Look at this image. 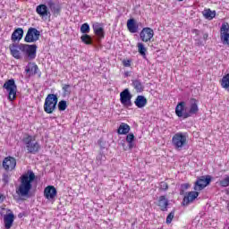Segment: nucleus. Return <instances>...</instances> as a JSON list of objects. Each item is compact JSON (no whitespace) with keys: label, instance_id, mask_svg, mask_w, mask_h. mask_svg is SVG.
<instances>
[{"label":"nucleus","instance_id":"1","mask_svg":"<svg viewBox=\"0 0 229 229\" xmlns=\"http://www.w3.org/2000/svg\"><path fill=\"white\" fill-rule=\"evenodd\" d=\"M198 112H199V107H198V100L195 98H191L188 104L181 101L175 107V114L182 119H189V117L196 115Z\"/></svg>","mask_w":229,"mask_h":229},{"label":"nucleus","instance_id":"2","mask_svg":"<svg viewBox=\"0 0 229 229\" xmlns=\"http://www.w3.org/2000/svg\"><path fill=\"white\" fill-rule=\"evenodd\" d=\"M35 173L33 171L29 170L27 173L23 174L20 177V185L16 188V194L18 196L25 197L30 194V191H31L33 185V182H35Z\"/></svg>","mask_w":229,"mask_h":229},{"label":"nucleus","instance_id":"3","mask_svg":"<svg viewBox=\"0 0 229 229\" xmlns=\"http://www.w3.org/2000/svg\"><path fill=\"white\" fill-rule=\"evenodd\" d=\"M58 104V97L55 94H48L45 99L44 110L46 114H53L56 110V105Z\"/></svg>","mask_w":229,"mask_h":229},{"label":"nucleus","instance_id":"4","mask_svg":"<svg viewBox=\"0 0 229 229\" xmlns=\"http://www.w3.org/2000/svg\"><path fill=\"white\" fill-rule=\"evenodd\" d=\"M187 132H176L172 138V144L175 149H182L187 146Z\"/></svg>","mask_w":229,"mask_h":229},{"label":"nucleus","instance_id":"5","mask_svg":"<svg viewBox=\"0 0 229 229\" xmlns=\"http://www.w3.org/2000/svg\"><path fill=\"white\" fill-rule=\"evenodd\" d=\"M3 89H6L8 94L9 101H13L17 98V84H15V80L10 79L4 82Z\"/></svg>","mask_w":229,"mask_h":229},{"label":"nucleus","instance_id":"6","mask_svg":"<svg viewBox=\"0 0 229 229\" xmlns=\"http://www.w3.org/2000/svg\"><path fill=\"white\" fill-rule=\"evenodd\" d=\"M21 50L22 55L29 58V60L37 58V45L21 44Z\"/></svg>","mask_w":229,"mask_h":229},{"label":"nucleus","instance_id":"7","mask_svg":"<svg viewBox=\"0 0 229 229\" xmlns=\"http://www.w3.org/2000/svg\"><path fill=\"white\" fill-rule=\"evenodd\" d=\"M24 144L27 148L28 153L35 155L40 151V144L32 136H28L24 139Z\"/></svg>","mask_w":229,"mask_h":229},{"label":"nucleus","instance_id":"8","mask_svg":"<svg viewBox=\"0 0 229 229\" xmlns=\"http://www.w3.org/2000/svg\"><path fill=\"white\" fill-rule=\"evenodd\" d=\"M40 38V31L35 28H29L27 34L24 38V41L31 44L37 42Z\"/></svg>","mask_w":229,"mask_h":229},{"label":"nucleus","instance_id":"9","mask_svg":"<svg viewBox=\"0 0 229 229\" xmlns=\"http://www.w3.org/2000/svg\"><path fill=\"white\" fill-rule=\"evenodd\" d=\"M153 37H155V31L148 27L143 28L140 33V38L142 42H152Z\"/></svg>","mask_w":229,"mask_h":229},{"label":"nucleus","instance_id":"10","mask_svg":"<svg viewBox=\"0 0 229 229\" xmlns=\"http://www.w3.org/2000/svg\"><path fill=\"white\" fill-rule=\"evenodd\" d=\"M211 181L212 179L210 178V175L198 178L194 184V191H203V189H205V187H207V185H208Z\"/></svg>","mask_w":229,"mask_h":229},{"label":"nucleus","instance_id":"11","mask_svg":"<svg viewBox=\"0 0 229 229\" xmlns=\"http://www.w3.org/2000/svg\"><path fill=\"white\" fill-rule=\"evenodd\" d=\"M120 102L123 106H131V93L128 89L120 93Z\"/></svg>","mask_w":229,"mask_h":229},{"label":"nucleus","instance_id":"12","mask_svg":"<svg viewBox=\"0 0 229 229\" xmlns=\"http://www.w3.org/2000/svg\"><path fill=\"white\" fill-rule=\"evenodd\" d=\"M17 165V160L14 157H7L3 161V167L5 171H13Z\"/></svg>","mask_w":229,"mask_h":229},{"label":"nucleus","instance_id":"13","mask_svg":"<svg viewBox=\"0 0 229 229\" xmlns=\"http://www.w3.org/2000/svg\"><path fill=\"white\" fill-rule=\"evenodd\" d=\"M9 49L11 51L12 56H13V58H15L16 60H21V58L24 56L22 55V50L21 49V44L19 45L13 44L9 47Z\"/></svg>","mask_w":229,"mask_h":229},{"label":"nucleus","instance_id":"14","mask_svg":"<svg viewBox=\"0 0 229 229\" xmlns=\"http://www.w3.org/2000/svg\"><path fill=\"white\" fill-rule=\"evenodd\" d=\"M36 13H38V15L43 19H46V17H49L51 15L49 8H47V5L44 4H41L36 7Z\"/></svg>","mask_w":229,"mask_h":229},{"label":"nucleus","instance_id":"15","mask_svg":"<svg viewBox=\"0 0 229 229\" xmlns=\"http://www.w3.org/2000/svg\"><path fill=\"white\" fill-rule=\"evenodd\" d=\"M8 212L4 216V223L6 229L12 228L13 221H15V215L10 209H8Z\"/></svg>","mask_w":229,"mask_h":229},{"label":"nucleus","instance_id":"16","mask_svg":"<svg viewBox=\"0 0 229 229\" xmlns=\"http://www.w3.org/2000/svg\"><path fill=\"white\" fill-rule=\"evenodd\" d=\"M56 188H55V186H47L45 188L44 190V196L47 199H54L55 198H56Z\"/></svg>","mask_w":229,"mask_h":229},{"label":"nucleus","instance_id":"17","mask_svg":"<svg viewBox=\"0 0 229 229\" xmlns=\"http://www.w3.org/2000/svg\"><path fill=\"white\" fill-rule=\"evenodd\" d=\"M37 71H38V66L35 63H29L25 66V72L29 78H30V76H35V74H37Z\"/></svg>","mask_w":229,"mask_h":229},{"label":"nucleus","instance_id":"18","mask_svg":"<svg viewBox=\"0 0 229 229\" xmlns=\"http://www.w3.org/2000/svg\"><path fill=\"white\" fill-rule=\"evenodd\" d=\"M199 196V192L196 191H189L188 193L185 194L183 198V205H189L190 203H192L196 198Z\"/></svg>","mask_w":229,"mask_h":229},{"label":"nucleus","instance_id":"19","mask_svg":"<svg viewBox=\"0 0 229 229\" xmlns=\"http://www.w3.org/2000/svg\"><path fill=\"white\" fill-rule=\"evenodd\" d=\"M93 31L99 38H105V30L99 22L93 23Z\"/></svg>","mask_w":229,"mask_h":229},{"label":"nucleus","instance_id":"20","mask_svg":"<svg viewBox=\"0 0 229 229\" xmlns=\"http://www.w3.org/2000/svg\"><path fill=\"white\" fill-rule=\"evenodd\" d=\"M24 35V30L21 29V28H18L16 29L12 36H11V40L13 42H17V40H21L22 39V37Z\"/></svg>","mask_w":229,"mask_h":229},{"label":"nucleus","instance_id":"21","mask_svg":"<svg viewBox=\"0 0 229 229\" xmlns=\"http://www.w3.org/2000/svg\"><path fill=\"white\" fill-rule=\"evenodd\" d=\"M127 30L130 33H137L139 31V26L134 19H129L127 21Z\"/></svg>","mask_w":229,"mask_h":229},{"label":"nucleus","instance_id":"22","mask_svg":"<svg viewBox=\"0 0 229 229\" xmlns=\"http://www.w3.org/2000/svg\"><path fill=\"white\" fill-rule=\"evenodd\" d=\"M47 6L50 8L54 15H60V12H62V7L60 5L50 0L47 2Z\"/></svg>","mask_w":229,"mask_h":229},{"label":"nucleus","instance_id":"23","mask_svg":"<svg viewBox=\"0 0 229 229\" xmlns=\"http://www.w3.org/2000/svg\"><path fill=\"white\" fill-rule=\"evenodd\" d=\"M134 105H136L138 108H144V106L148 105V99H146L144 96H138L134 101Z\"/></svg>","mask_w":229,"mask_h":229},{"label":"nucleus","instance_id":"24","mask_svg":"<svg viewBox=\"0 0 229 229\" xmlns=\"http://www.w3.org/2000/svg\"><path fill=\"white\" fill-rule=\"evenodd\" d=\"M130 125L128 123H122L117 129L118 135H128L130 133Z\"/></svg>","mask_w":229,"mask_h":229},{"label":"nucleus","instance_id":"25","mask_svg":"<svg viewBox=\"0 0 229 229\" xmlns=\"http://www.w3.org/2000/svg\"><path fill=\"white\" fill-rule=\"evenodd\" d=\"M169 205V200L165 199V196H160L158 200V207L163 212L167 210V206Z\"/></svg>","mask_w":229,"mask_h":229},{"label":"nucleus","instance_id":"26","mask_svg":"<svg viewBox=\"0 0 229 229\" xmlns=\"http://www.w3.org/2000/svg\"><path fill=\"white\" fill-rule=\"evenodd\" d=\"M204 17L206 19H208L209 21H212V19H214V17H216V11H212L210 9H205L202 12Z\"/></svg>","mask_w":229,"mask_h":229},{"label":"nucleus","instance_id":"27","mask_svg":"<svg viewBox=\"0 0 229 229\" xmlns=\"http://www.w3.org/2000/svg\"><path fill=\"white\" fill-rule=\"evenodd\" d=\"M132 87L135 89L136 92H142V90L144 89L142 82L139 80L132 81Z\"/></svg>","mask_w":229,"mask_h":229},{"label":"nucleus","instance_id":"28","mask_svg":"<svg viewBox=\"0 0 229 229\" xmlns=\"http://www.w3.org/2000/svg\"><path fill=\"white\" fill-rule=\"evenodd\" d=\"M137 47H138V53H140V55L141 56H146V53L148 52V48H146V47L144 46V43H138L137 44Z\"/></svg>","mask_w":229,"mask_h":229},{"label":"nucleus","instance_id":"29","mask_svg":"<svg viewBox=\"0 0 229 229\" xmlns=\"http://www.w3.org/2000/svg\"><path fill=\"white\" fill-rule=\"evenodd\" d=\"M220 83H221V87H222L223 89H229V73H227L226 75H225V76L222 78Z\"/></svg>","mask_w":229,"mask_h":229},{"label":"nucleus","instance_id":"30","mask_svg":"<svg viewBox=\"0 0 229 229\" xmlns=\"http://www.w3.org/2000/svg\"><path fill=\"white\" fill-rule=\"evenodd\" d=\"M81 42H83V44H86L87 46H90L92 44V38L88 34L82 35L81 37Z\"/></svg>","mask_w":229,"mask_h":229},{"label":"nucleus","instance_id":"31","mask_svg":"<svg viewBox=\"0 0 229 229\" xmlns=\"http://www.w3.org/2000/svg\"><path fill=\"white\" fill-rule=\"evenodd\" d=\"M134 140H135V135H133V133H129L126 137V142H128L130 149L133 148Z\"/></svg>","mask_w":229,"mask_h":229},{"label":"nucleus","instance_id":"32","mask_svg":"<svg viewBox=\"0 0 229 229\" xmlns=\"http://www.w3.org/2000/svg\"><path fill=\"white\" fill-rule=\"evenodd\" d=\"M81 33H83L84 35H87V33H90V26L89 23H83L81 26Z\"/></svg>","mask_w":229,"mask_h":229},{"label":"nucleus","instance_id":"33","mask_svg":"<svg viewBox=\"0 0 229 229\" xmlns=\"http://www.w3.org/2000/svg\"><path fill=\"white\" fill-rule=\"evenodd\" d=\"M228 31H229L228 22L223 23L221 28H220V35H225V34L228 33Z\"/></svg>","mask_w":229,"mask_h":229},{"label":"nucleus","instance_id":"34","mask_svg":"<svg viewBox=\"0 0 229 229\" xmlns=\"http://www.w3.org/2000/svg\"><path fill=\"white\" fill-rule=\"evenodd\" d=\"M220 38H221L222 43L225 46H226V45L229 46V33L221 34Z\"/></svg>","mask_w":229,"mask_h":229},{"label":"nucleus","instance_id":"35","mask_svg":"<svg viewBox=\"0 0 229 229\" xmlns=\"http://www.w3.org/2000/svg\"><path fill=\"white\" fill-rule=\"evenodd\" d=\"M58 109L60 110V112H64V110H67V101L61 100L58 103Z\"/></svg>","mask_w":229,"mask_h":229},{"label":"nucleus","instance_id":"36","mask_svg":"<svg viewBox=\"0 0 229 229\" xmlns=\"http://www.w3.org/2000/svg\"><path fill=\"white\" fill-rule=\"evenodd\" d=\"M63 91H64V96L71 95V85L69 84L63 85Z\"/></svg>","mask_w":229,"mask_h":229},{"label":"nucleus","instance_id":"37","mask_svg":"<svg viewBox=\"0 0 229 229\" xmlns=\"http://www.w3.org/2000/svg\"><path fill=\"white\" fill-rule=\"evenodd\" d=\"M221 187H228L229 186V176H225V179L219 182Z\"/></svg>","mask_w":229,"mask_h":229},{"label":"nucleus","instance_id":"38","mask_svg":"<svg viewBox=\"0 0 229 229\" xmlns=\"http://www.w3.org/2000/svg\"><path fill=\"white\" fill-rule=\"evenodd\" d=\"M173 219H174V211L169 213L166 217V225H171L173 223Z\"/></svg>","mask_w":229,"mask_h":229},{"label":"nucleus","instance_id":"39","mask_svg":"<svg viewBox=\"0 0 229 229\" xmlns=\"http://www.w3.org/2000/svg\"><path fill=\"white\" fill-rule=\"evenodd\" d=\"M159 189L161 191H167V189H169V186L167 185V182H161L160 184H159Z\"/></svg>","mask_w":229,"mask_h":229},{"label":"nucleus","instance_id":"40","mask_svg":"<svg viewBox=\"0 0 229 229\" xmlns=\"http://www.w3.org/2000/svg\"><path fill=\"white\" fill-rule=\"evenodd\" d=\"M3 182L4 185L8 184V182H10V175H8V174H4Z\"/></svg>","mask_w":229,"mask_h":229},{"label":"nucleus","instance_id":"41","mask_svg":"<svg viewBox=\"0 0 229 229\" xmlns=\"http://www.w3.org/2000/svg\"><path fill=\"white\" fill-rule=\"evenodd\" d=\"M189 187H191V184H189V183L182 184L181 191L183 192V191H187V189H189Z\"/></svg>","mask_w":229,"mask_h":229},{"label":"nucleus","instance_id":"42","mask_svg":"<svg viewBox=\"0 0 229 229\" xmlns=\"http://www.w3.org/2000/svg\"><path fill=\"white\" fill-rule=\"evenodd\" d=\"M103 160V154H99L98 157H97V164L98 165H101V161Z\"/></svg>","mask_w":229,"mask_h":229},{"label":"nucleus","instance_id":"43","mask_svg":"<svg viewBox=\"0 0 229 229\" xmlns=\"http://www.w3.org/2000/svg\"><path fill=\"white\" fill-rule=\"evenodd\" d=\"M123 65L124 67H130L131 65V60L123 61Z\"/></svg>","mask_w":229,"mask_h":229},{"label":"nucleus","instance_id":"44","mask_svg":"<svg viewBox=\"0 0 229 229\" xmlns=\"http://www.w3.org/2000/svg\"><path fill=\"white\" fill-rule=\"evenodd\" d=\"M203 37L205 39H207V38H208V34H204Z\"/></svg>","mask_w":229,"mask_h":229},{"label":"nucleus","instance_id":"45","mask_svg":"<svg viewBox=\"0 0 229 229\" xmlns=\"http://www.w3.org/2000/svg\"><path fill=\"white\" fill-rule=\"evenodd\" d=\"M195 31V33H196V35H199V30H194Z\"/></svg>","mask_w":229,"mask_h":229},{"label":"nucleus","instance_id":"46","mask_svg":"<svg viewBox=\"0 0 229 229\" xmlns=\"http://www.w3.org/2000/svg\"><path fill=\"white\" fill-rule=\"evenodd\" d=\"M3 201V196L0 195V203Z\"/></svg>","mask_w":229,"mask_h":229},{"label":"nucleus","instance_id":"47","mask_svg":"<svg viewBox=\"0 0 229 229\" xmlns=\"http://www.w3.org/2000/svg\"><path fill=\"white\" fill-rule=\"evenodd\" d=\"M177 1H179L180 3H182V1H183V0H177Z\"/></svg>","mask_w":229,"mask_h":229},{"label":"nucleus","instance_id":"48","mask_svg":"<svg viewBox=\"0 0 229 229\" xmlns=\"http://www.w3.org/2000/svg\"><path fill=\"white\" fill-rule=\"evenodd\" d=\"M125 76H128V72H125Z\"/></svg>","mask_w":229,"mask_h":229}]
</instances>
